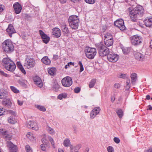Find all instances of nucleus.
<instances>
[{"mask_svg":"<svg viewBox=\"0 0 152 152\" xmlns=\"http://www.w3.org/2000/svg\"><path fill=\"white\" fill-rule=\"evenodd\" d=\"M144 9L142 6L138 5L130 12L129 15L132 20L136 22L143 15Z\"/></svg>","mask_w":152,"mask_h":152,"instance_id":"nucleus-1","label":"nucleus"},{"mask_svg":"<svg viewBox=\"0 0 152 152\" xmlns=\"http://www.w3.org/2000/svg\"><path fill=\"white\" fill-rule=\"evenodd\" d=\"M97 47L99 55L101 56L104 57L110 53L109 48L104 46L102 43L98 44Z\"/></svg>","mask_w":152,"mask_h":152,"instance_id":"nucleus-2","label":"nucleus"},{"mask_svg":"<svg viewBox=\"0 0 152 152\" xmlns=\"http://www.w3.org/2000/svg\"><path fill=\"white\" fill-rule=\"evenodd\" d=\"M3 48L4 50L7 52H11L14 50V48L13 44L11 41L7 39L4 41L2 44Z\"/></svg>","mask_w":152,"mask_h":152,"instance_id":"nucleus-3","label":"nucleus"},{"mask_svg":"<svg viewBox=\"0 0 152 152\" xmlns=\"http://www.w3.org/2000/svg\"><path fill=\"white\" fill-rule=\"evenodd\" d=\"M85 52L86 56L88 58L93 59L96 54V49L95 48L87 47Z\"/></svg>","mask_w":152,"mask_h":152,"instance_id":"nucleus-4","label":"nucleus"},{"mask_svg":"<svg viewBox=\"0 0 152 152\" xmlns=\"http://www.w3.org/2000/svg\"><path fill=\"white\" fill-rule=\"evenodd\" d=\"M35 64L34 59L30 57H27L26 58L24 65L28 69H30L34 67Z\"/></svg>","mask_w":152,"mask_h":152,"instance_id":"nucleus-5","label":"nucleus"},{"mask_svg":"<svg viewBox=\"0 0 152 152\" xmlns=\"http://www.w3.org/2000/svg\"><path fill=\"white\" fill-rule=\"evenodd\" d=\"M119 58V56L116 54L110 52L107 56V59L110 62H116Z\"/></svg>","mask_w":152,"mask_h":152,"instance_id":"nucleus-6","label":"nucleus"},{"mask_svg":"<svg viewBox=\"0 0 152 152\" xmlns=\"http://www.w3.org/2000/svg\"><path fill=\"white\" fill-rule=\"evenodd\" d=\"M131 38V43L134 45L140 44L142 41V37L137 35L132 36Z\"/></svg>","mask_w":152,"mask_h":152,"instance_id":"nucleus-7","label":"nucleus"},{"mask_svg":"<svg viewBox=\"0 0 152 152\" xmlns=\"http://www.w3.org/2000/svg\"><path fill=\"white\" fill-rule=\"evenodd\" d=\"M63 86L65 87H68L72 84V78L69 77L67 76L63 78L61 80Z\"/></svg>","mask_w":152,"mask_h":152,"instance_id":"nucleus-8","label":"nucleus"},{"mask_svg":"<svg viewBox=\"0 0 152 152\" xmlns=\"http://www.w3.org/2000/svg\"><path fill=\"white\" fill-rule=\"evenodd\" d=\"M115 26L119 28L121 30H124L126 28L124 25V20L122 19L118 20L114 22Z\"/></svg>","mask_w":152,"mask_h":152,"instance_id":"nucleus-9","label":"nucleus"},{"mask_svg":"<svg viewBox=\"0 0 152 152\" xmlns=\"http://www.w3.org/2000/svg\"><path fill=\"white\" fill-rule=\"evenodd\" d=\"M7 147L10 152H17V148L16 145L13 144L10 141L7 142Z\"/></svg>","mask_w":152,"mask_h":152,"instance_id":"nucleus-10","label":"nucleus"},{"mask_svg":"<svg viewBox=\"0 0 152 152\" xmlns=\"http://www.w3.org/2000/svg\"><path fill=\"white\" fill-rule=\"evenodd\" d=\"M27 126L29 128H31L35 130H38L39 129L37 123L33 121H29L27 123Z\"/></svg>","mask_w":152,"mask_h":152,"instance_id":"nucleus-11","label":"nucleus"},{"mask_svg":"<svg viewBox=\"0 0 152 152\" xmlns=\"http://www.w3.org/2000/svg\"><path fill=\"white\" fill-rule=\"evenodd\" d=\"M39 32L43 42L45 43H48L50 41V38L46 34L41 30H39Z\"/></svg>","mask_w":152,"mask_h":152,"instance_id":"nucleus-12","label":"nucleus"},{"mask_svg":"<svg viewBox=\"0 0 152 152\" xmlns=\"http://www.w3.org/2000/svg\"><path fill=\"white\" fill-rule=\"evenodd\" d=\"M100 109L99 107L94 108L91 111L90 114V118L93 119L98 114L100 111Z\"/></svg>","mask_w":152,"mask_h":152,"instance_id":"nucleus-13","label":"nucleus"},{"mask_svg":"<svg viewBox=\"0 0 152 152\" xmlns=\"http://www.w3.org/2000/svg\"><path fill=\"white\" fill-rule=\"evenodd\" d=\"M7 67H8V68L7 67L5 68L6 69L11 72H13L15 71L16 66L15 64L12 60L11 63H10L9 64H8Z\"/></svg>","mask_w":152,"mask_h":152,"instance_id":"nucleus-14","label":"nucleus"},{"mask_svg":"<svg viewBox=\"0 0 152 152\" xmlns=\"http://www.w3.org/2000/svg\"><path fill=\"white\" fill-rule=\"evenodd\" d=\"M52 34L54 37L57 38L59 37L61 35L60 30L58 28H55L52 29Z\"/></svg>","mask_w":152,"mask_h":152,"instance_id":"nucleus-15","label":"nucleus"},{"mask_svg":"<svg viewBox=\"0 0 152 152\" xmlns=\"http://www.w3.org/2000/svg\"><path fill=\"white\" fill-rule=\"evenodd\" d=\"M13 7L15 12L16 14L19 13L21 11L22 9L21 6L18 2L14 4Z\"/></svg>","mask_w":152,"mask_h":152,"instance_id":"nucleus-16","label":"nucleus"},{"mask_svg":"<svg viewBox=\"0 0 152 152\" xmlns=\"http://www.w3.org/2000/svg\"><path fill=\"white\" fill-rule=\"evenodd\" d=\"M0 132L4 135V138L6 140H10L11 139V135L8 134V132L4 131L3 129H0Z\"/></svg>","mask_w":152,"mask_h":152,"instance_id":"nucleus-17","label":"nucleus"},{"mask_svg":"<svg viewBox=\"0 0 152 152\" xmlns=\"http://www.w3.org/2000/svg\"><path fill=\"white\" fill-rule=\"evenodd\" d=\"M34 80L35 84L39 87H41L42 86V81L38 76H36L34 78Z\"/></svg>","mask_w":152,"mask_h":152,"instance_id":"nucleus-18","label":"nucleus"},{"mask_svg":"<svg viewBox=\"0 0 152 152\" xmlns=\"http://www.w3.org/2000/svg\"><path fill=\"white\" fill-rule=\"evenodd\" d=\"M6 31L11 37L12 34L15 32V30L12 24L9 25L8 28L6 29Z\"/></svg>","mask_w":152,"mask_h":152,"instance_id":"nucleus-19","label":"nucleus"},{"mask_svg":"<svg viewBox=\"0 0 152 152\" xmlns=\"http://www.w3.org/2000/svg\"><path fill=\"white\" fill-rule=\"evenodd\" d=\"M69 25L71 28L74 29H77L79 26V22L68 21Z\"/></svg>","mask_w":152,"mask_h":152,"instance_id":"nucleus-20","label":"nucleus"},{"mask_svg":"<svg viewBox=\"0 0 152 152\" xmlns=\"http://www.w3.org/2000/svg\"><path fill=\"white\" fill-rule=\"evenodd\" d=\"M12 61L10 59L8 58H5L3 59L2 60V63L4 67L5 68L7 67L8 64L11 63Z\"/></svg>","mask_w":152,"mask_h":152,"instance_id":"nucleus-21","label":"nucleus"},{"mask_svg":"<svg viewBox=\"0 0 152 152\" xmlns=\"http://www.w3.org/2000/svg\"><path fill=\"white\" fill-rule=\"evenodd\" d=\"M2 104L8 107H11L12 103L10 99H7L3 100L2 102Z\"/></svg>","mask_w":152,"mask_h":152,"instance_id":"nucleus-22","label":"nucleus"},{"mask_svg":"<svg viewBox=\"0 0 152 152\" xmlns=\"http://www.w3.org/2000/svg\"><path fill=\"white\" fill-rule=\"evenodd\" d=\"M8 96L7 91L4 90L0 89V99H2L6 98Z\"/></svg>","mask_w":152,"mask_h":152,"instance_id":"nucleus-23","label":"nucleus"},{"mask_svg":"<svg viewBox=\"0 0 152 152\" xmlns=\"http://www.w3.org/2000/svg\"><path fill=\"white\" fill-rule=\"evenodd\" d=\"M68 21H74L79 22V20L78 17L75 15H73L69 17L68 19Z\"/></svg>","mask_w":152,"mask_h":152,"instance_id":"nucleus-24","label":"nucleus"},{"mask_svg":"<svg viewBox=\"0 0 152 152\" xmlns=\"http://www.w3.org/2000/svg\"><path fill=\"white\" fill-rule=\"evenodd\" d=\"M134 56L139 61H142L144 58V55L140 53H135Z\"/></svg>","mask_w":152,"mask_h":152,"instance_id":"nucleus-25","label":"nucleus"},{"mask_svg":"<svg viewBox=\"0 0 152 152\" xmlns=\"http://www.w3.org/2000/svg\"><path fill=\"white\" fill-rule=\"evenodd\" d=\"M131 83L134 85L135 83V82L137 80V75L135 73H133L131 75Z\"/></svg>","mask_w":152,"mask_h":152,"instance_id":"nucleus-26","label":"nucleus"},{"mask_svg":"<svg viewBox=\"0 0 152 152\" xmlns=\"http://www.w3.org/2000/svg\"><path fill=\"white\" fill-rule=\"evenodd\" d=\"M42 62L44 64L49 65L51 63L50 60L46 56L43 57L41 60Z\"/></svg>","mask_w":152,"mask_h":152,"instance_id":"nucleus-27","label":"nucleus"},{"mask_svg":"<svg viewBox=\"0 0 152 152\" xmlns=\"http://www.w3.org/2000/svg\"><path fill=\"white\" fill-rule=\"evenodd\" d=\"M144 22L147 27H150L152 24V18L145 19Z\"/></svg>","mask_w":152,"mask_h":152,"instance_id":"nucleus-28","label":"nucleus"},{"mask_svg":"<svg viewBox=\"0 0 152 152\" xmlns=\"http://www.w3.org/2000/svg\"><path fill=\"white\" fill-rule=\"evenodd\" d=\"M104 43L106 46L109 47L112 46L113 43V39L107 40L104 39Z\"/></svg>","mask_w":152,"mask_h":152,"instance_id":"nucleus-29","label":"nucleus"},{"mask_svg":"<svg viewBox=\"0 0 152 152\" xmlns=\"http://www.w3.org/2000/svg\"><path fill=\"white\" fill-rule=\"evenodd\" d=\"M61 30L64 35H66L69 33L68 28L65 25H63L61 26Z\"/></svg>","mask_w":152,"mask_h":152,"instance_id":"nucleus-30","label":"nucleus"},{"mask_svg":"<svg viewBox=\"0 0 152 152\" xmlns=\"http://www.w3.org/2000/svg\"><path fill=\"white\" fill-rule=\"evenodd\" d=\"M17 65L22 72L24 74H26V72L25 71L21 63L20 62H17Z\"/></svg>","mask_w":152,"mask_h":152,"instance_id":"nucleus-31","label":"nucleus"},{"mask_svg":"<svg viewBox=\"0 0 152 152\" xmlns=\"http://www.w3.org/2000/svg\"><path fill=\"white\" fill-rule=\"evenodd\" d=\"M56 71V69L55 68H51L48 70V72L50 75H53L55 74Z\"/></svg>","mask_w":152,"mask_h":152,"instance_id":"nucleus-32","label":"nucleus"},{"mask_svg":"<svg viewBox=\"0 0 152 152\" xmlns=\"http://www.w3.org/2000/svg\"><path fill=\"white\" fill-rule=\"evenodd\" d=\"M63 144L65 147L69 146L70 144V142L69 139L66 138L64 140Z\"/></svg>","mask_w":152,"mask_h":152,"instance_id":"nucleus-33","label":"nucleus"},{"mask_svg":"<svg viewBox=\"0 0 152 152\" xmlns=\"http://www.w3.org/2000/svg\"><path fill=\"white\" fill-rule=\"evenodd\" d=\"M104 39L107 40L113 39L111 34L109 33H107L104 36Z\"/></svg>","mask_w":152,"mask_h":152,"instance_id":"nucleus-34","label":"nucleus"},{"mask_svg":"<svg viewBox=\"0 0 152 152\" xmlns=\"http://www.w3.org/2000/svg\"><path fill=\"white\" fill-rule=\"evenodd\" d=\"M46 135L44 134V137L42 139V141L43 144H45L46 145L48 146L49 142L46 139Z\"/></svg>","mask_w":152,"mask_h":152,"instance_id":"nucleus-35","label":"nucleus"},{"mask_svg":"<svg viewBox=\"0 0 152 152\" xmlns=\"http://www.w3.org/2000/svg\"><path fill=\"white\" fill-rule=\"evenodd\" d=\"M35 107L39 110L43 112L45 111L46 110V108L44 106H42L39 105H36Z\"/></svg>","mask_w":152,"mask_h":152,"instance_id":"nucleus-36","label":"nucleus"},{"mask_svg":"<svg viewBox=\"0 0 152 152\" xmlns=\"http://www.w3.org/2000/svg\"><path fill=\"white\" fill-rule=\"evenodd\" d=\"M116 113L120 118H121L123 115V112L121 109L118 110L117 111Z\"/></svg>","mask_w":152,"mask_h":152,"instance_id":"nucleus-37","label":"nucleus"},{"mask_svg":"<svg viewBox=\"0 0 152 152\" xmlns=\"http://www.w3.org/2000/svg\"><path fill=\"white\" fill-rule=\"evenodd\" d=\"M10 88L11 91L14 93L18 94L19 92V90L14 86H10Z\"/></svg>","mask_w":152,"mask_h":152,"instance_id":"nucleus-38","label":"nucleus"},{"mask_svg":"<svg viewBox=\"0 0 152 152\" xmlns=\"http://www.w3.org/2000/svg\"><path fill=\"white\" fill-rule=\"evenodd\" d=\"M96 80L95 79H93L90 82L89 84V87L92 88L94 87L96 83Z\"/></svg>","mask_w":152,"mask_h":152,"instance_id":"nucleus-39","label":"nucleus"},{"mask_svg":"<svg viewBox=\"0 0 152 152\" xmlns=\"http://www.w3.org/2000/svg\"><path fill=\"white\" fill-rule=\"evenodd\" d=\"M59 88L60 86L57 83L55 84L53 86V89L56 91H57Z\"/></svg>","mask_w":152,"mask_h":152,"instance_id":"nucleus-40","label":"nucleus"},{"mask_svg":"<svg viewBox=\"0 0 152 152\" xmlns=\"http://www.w3.org/2000/svg\"><path fill=\"white\" fill-rule=\"evenodd\" d=\"M25 149L26 152H32V151L30 147L28 145H26Z\"/></svg>","mask_w":152,"mask_h":152,"instance_id":"nucleus-41","label":"nucleus"},{"mask_svg":"<svg viewBox=\"0 0 152 152\" xmlns=\"http://www.w3.org/2000/svg\"><path fill=\"white\" fill-rule=\"evenodd\" d=\"M27 137L30 140L32 139L33 138H34L33 136V134L31 132H28L27 133L26 135Z\"/></svg>","mask_w":152,"mask_h":152,"instance_id":"nucleus-42","label":"nucleus"},{"mask_svg":"<svg viewBox=\"0 0 152 152\" xmlns=\"http://www.w3.org/2000/svg\"><path fill=\"white\" fill-rule=\"evenodd\" d=\"M8 121L9 123L12 124H14L15 123L14 119L12 117H9L8 118Z\"/></svg>","mask_w":152,"mask_h":152,"instance_id":"nucleus-43","label":"nucleus"},{"mask_svg":"<svg viewBox=\"0 0 152 152\" xmlns=\"http://www.w3.org/2000/svg\"><path fill=\"white\" fill-rule=\"evenodd\" d=\"M0 74L1 75H3V76H4L6 77H10V75H9L5 73L3 71L1 70H0Z\"/></svg>","mask_w":152,"mask_h":152,"instance_id":"nucleus-44","label":"nucleus"},{"mask_svg":"<svg viewBox=\"0 0 152 152\" xmlns=\"http://www.w3.org/2000/svg\"><path fill=\"white\" fill-rule=\"evenodd\" d=\"M0 74L1 75H3V76H4L6 77H10V75H9L5 73L3 71L1 70H0Z\"/></svg>","mask_w":152,"mask_h":152,"instance_id":"nucleus-45","label":"nucleus"},{"mask_svg":"<svg viewBox=\"0 0 152 152\" xmlns=\"http://www.w3.org/2000/svg\"><path fill=\"white\" fill-rule=\"evenodd\" d=\"M85 1L88 4H93L95 3L96 0H85Z\"/></svg>","mask_w":152,"mask_h":152,"instance_id":"nucleus-46","label":"nucleus"},{"mask_svg":"<svg viewBox=\"0 0 152 152\" xmlns=\"http://www.w3.org/2000/svg\"><path fill=\"white\" fill-rule=\"evenodd\" d=\"M47 131L50 133V134H52L54 133V131L49 126H48L47 127Z\"/></svg>","mask_w":152,"mask_h":152,"instance_id":"nucleus-47","label":"nucleus"},{"mask_svg":"<svg viewBox=\"0 0 152 152\" xmlns=\"http://www.w3.org/2000/svg\"><path fill=\"white\" fill-rule=\"evenodd\" d=\"M79 65L80 66V72H81L83 71L84 70V68L83 67V65L82 64V62L80 61L79 62Z\"/></svg>","mask_w":152,"mask_h":152,"instance_id":"nucleus-48","label":"nucleus"},{"mask_svg":"<svg viewBox=\"0 0 152 152\" xmlns=\"http://www.w3.org/2000/svg\"><path fill=\"white\" fill-rule=\"evenodd\" d=\"M107 150L108 152H113L114 149L112 146H109L107 148Z\"/></svg>","mask_w":152,"mask_h":152,"instance_id":"nucleus-49","label":"nucleus"},{"mask_svg":"<svg viewBox=\"0 0 152 152\" xmlns=\"http://www.w3.org/2000/svg\"><path fill=\"white\" fill-rule=\"evenodd\" d=\"M81 147V145L80 144H78L76 145L74 147L75 149V150H79Z\"/></svg>","mask_w":152,"mask_h":152,"instance_id":"nucleus-50","label":"nucleus"},{"mask_svg":"<svg viewBox=\"0 0 152 152\" xmlns=\"http://www.w3.org/2000/svg\"><path fill=\"white\" fill-rule=\"evenodd\" d=\"M48 139L52 145L53 146H54V143L53 138L49 136L48 137Z\"/></svg>","mask_w":152,"mask_h":152,"instance_id":"nucleus-51","label":"nucleus"},{"mask_svg":"<svg viewBox=\"0 0 152 152\" xmlns=\"http://www.w3.org/2000/svg\"><path fill=\"white\" fill-rule=\"evenodd\" d=\"M113 140L116 143L118 144L120 142V140L117 137H115L113 139Z\"/></svg>","mask_w":152,"mask_h":152,"instance_id":"nucleus-52","label":"nucleus"},{"mask_svg":"<svg viewBox=\"0 0 152 152\" xmlns=\"http://www.w3.org/2000/svg\"><path fill=\"white\" fill-rule=\"evenodd\" d=\"M130 81L129 79H128L126 81V87L127 88H129L130 86Z\"/></svg>","mask_w":152,"mask_h":152,"instance_id":"nucleus-53","label":"nucleus"},{"mask_svg":"<svg viewBox=\"0 0 152 152\" xmlns=\"http://www.w3.org/2000/svg\"><path fill=\"white\" fill-rule=\"evenodd\" d=\"M45 145V144H43L40 145L41 149L43 151H45L46 150Z\"/></svg>","mask_w":152,"mask_h":152,"instance_id":"nucleus-54","label":"nucleus"},{"mask_svg":"<svg viewBox=\"0 0 152 152\" xmlns=\"http://www.w3.org/2000/svg\"><path fill=\"white\" fill-rule=\"evenodd\" d=\"M80 91V89L78 87L75 88L74 90V91L76 93H78Z\"/></svg>","mask_w":152,"mask_h":152,"instance_id":"nucleus-55","label":"nucleus"},{"mask_svg":"<svg viewBox=\"0 0 152 152\" xmlns=\"http://www.w3.org/2000/svg\"><path fill=\"white\" fill-rule=\"evenodd\" d=\"M123 53L125 54H127L129 53L128 50L127 48H124L122 50Z\"/></svg>","mask_w":152,"mask_h":152,"instance_id":"nucleus-56","label":"nucleus"},{"mask_svg":"<svg viewBox=\"0 0 152 152\" xmlns=\"http://www.w3.org/2000/svg\"><path fill=\"white\" fill-rule=\"evenodd\" d=\"M17 102L18 104L20 106L22 105L23 104V101H20L19 100H17Z\"/></svg>","mask_w":152,"mask_h":152,"instance_id":"nucleus-57","label":"nucleus"},{"mask_svg":"<svg viewBox=\"0 0 152 152\" xmlns=\"http://www.w3.org/2000/svg\"><path fill=\"white\" fill-rule=\"evenodd\" d=\"M63 97L64 96L63 94H60L58 96V99L60 100L62 99Z\"/></svg>","mask_w":152,"mask_h":152,"instance_id":"nucleus-58","label":"nucleus"},{"mask_svg":"<svg viewBox=\"0 0 152 152\" xmlns=\"http://www.w3.org/2000/svg\"><path fill=\"white\" fill-rule=\"evenodd\" d=\"M4 112V110L3 108H0V116L3 115Z\"/></svg>","mask_w":152,"mask_h":152,"instance_id":"nucleus-59","label":"nucleus"},{"mask_svg":"<svg viewBox=\"0 0 152 152\" xmlns=\"http://www.w3.org/2000/svg\"><path fill=\"white\" fill-rule=\"evenodd\" d=\"M114 86L115 88H119L120 87V85L119 83H116L114 85Z\"/></svg>","mask_w":152,"mask_h":152,"instance_id":"nucleus-60","label":"nucleus"},{"mask_svg":"<svg viewBox=\"0 0 152 152\" xmlns=\"http://www.w3.org/2000/svg\"><path fill=\"white\" fill-rule=\"evenodd\" d=\"M126 76V75L125 74H121L119 75V77L120 78H124Z\"/></svg>","mask_w":152,"mask_h":152,"instance_id":"nucleus-61","label":"nucleus"},{"mask_svg":"<svg viewBox=\"0 0 152 152\" xmlns=\"http://www.w3.org/2000/svg\"><path fill=\"white\" fill-rule=\"evenodd\" d=\"M144 152H152V148L145 150Z\"/></svg>","mask_w":152,"mask_h":152,"instance_id":"nucleus-62","label":"nucleus"},{"mask_svg":"<svg viewBox=\"0 0 152 152\" xmlns=\"http://www.w3.org/2000/svg\"><path fill=\"white\" fill-rule=\"evenodd\" d=\"M59 1L61 4H64L66 2V0H59Z\"/></svg>","mask_w":152,"mask_h":152,"instance_id":"nucleus-63","label":"nucleus"},{"mask_svg":"<svg viewBox=\"0 0 152 152\" xmlns=\"http://www.w3.org/2000/svg\"><path fill=\"white\" fill-rule=\"evenodd\" d=\"M4 9V6L0 5V12L2 11Z\"/></svg>","mask_w":152,"mask_h":152,"instance_id":"nucleus-64","label":"nucleus"}]
</instances>
